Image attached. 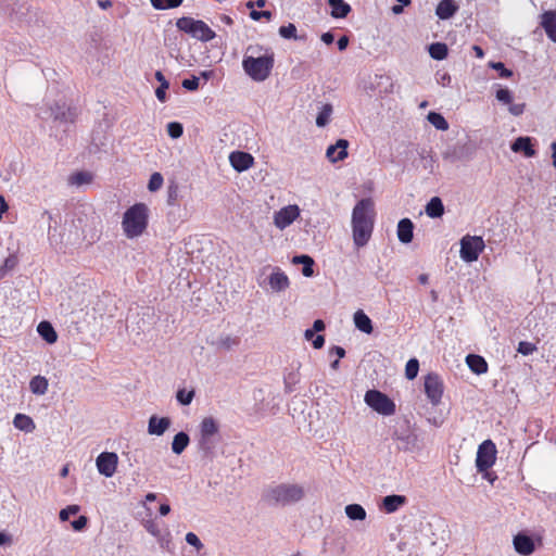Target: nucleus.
I'll return each instance as SVG.
<instances>
[{
  "label": "nucleus",
  "instance_id": "1",
  "mask_svg": "<svg viewBox=\"0 0 556 556\" xmlns=\"http://www.w3.org/2000/svg\"><path fill=\"white\" fill-rule=\"evenodd\" d=\"M375 220L374 201L369 198L356 203L352 212L353 241L357 248H362L369 241Z\"/></svg>",
  "mask_w": 556,
  "mask_h": 556
},
{
  "label": "nucleus",
  "instance_id": "2",
  "mask_svg": "<svg viewBox=\"0 0 556 556\" xmlns=\"http://www.w3.org/2000/svg\"><path fill=\"white\" fill-rule=\"evenodd\" d=\"M242 61V67L247 75L255 81H264L270 75L274 67V52L269 48L255 45L247 48Z\"/></svg>",
  "mask_w": 556,
  "mask_h": 556
},
{
  "label": "nucleus",
  "instance_id": "3",
  "mask_svg": "<svg viewBox=\"0 0 556 556\" xmlns=\"http://www.w3.org/2000/svg\"><path fill=\"white\" fill-rule=\"evenodd\" d=\"M304 489L296 483H280L267 486L262 494V500L270 506H287L301 501Z\"/></svg>",
  "mask_w": 556,
  "mask_h": 556
},
{
  "label": "nucleus",
  "instance_id": "4",
  "mask_svg": "<svg viewBox=\"0 0 556 556\" xmlns=\"http://www.w3.org/2000/svg\"><path fill=\"white\" fill-rule=\"evenodd\" d=\"M123 229L127 238L139 237L148 225V207L143 203L130 206L123 216Z\"/></svg>",
  "mask_w": 556,
  "mask_h": 556
},
{
  "label": "nucleus",
  "instance_id": "5",
  "mask_svg": "<svg viewBox=\"0 0 556 556\" xmlns=\"http://www.w3.org/2000/svg\"><path fill=\"white\" fill-rule=\"evenodd\" d=\"M176 27L202 42L211 41L216 34L203 21L182 16L176 21Z\"/></svg>",
  "mask_w": 556,
  "mask_h": 556
},
{
  "label": "nucleus",
  "instance_id": "6",
  "mask_svg": "<svg viewBox=\"0 0 556 556\" xmlns=\"http://www.w3.org/2000/svg\"><path fill=\"white\" fill-rule=\"evenodd\" d=\"M392 439L397 442V448L404 452H415L420 450L418 434L405 419L395 425Z\"/></svg>",
  "mask_w": 556,
  "mask_h": 556
},
{
  "label": "nucleus",
  "instance_id": "7",
  "mask_svg": "<svg viewBox=\"0 0 556 556\" xmlns=\"http://www.w3.org/2000/svg\"><path fill=\"white\" fill-rule=\"evenodd\" d=\"M365 403L383 416L393 415L395 404L382 392L378 390H368L364 397Z\"/></svg>",
  "mask_w": 556,
  "mask_h": 556
},
{
  "label": "nucleus",
  "instance_id": "8",
  "mask_svg": "<svg viewBox=\"0 0 556 556\" xmlns=\"http://www.w3.org/2000/svg\"><path fill=\"white\" fill-rule=\"evenodd\" d=\"M267 269H270L271 273L263 281L258 280L260 287L266 288L268 286V289L273 292H282L289 288L290 280L279 267L266 266L262 269V274Z\"/></svg>",
  "mask_w": 556,
  "mask_h": 556
},
{
  "label": "nucleus",
  "instance_id": "9",
  "mask_svg": "<svg viewBox=\"0 0 556 556\" xmlns=\"http://www.w3.org/2000/svg\"><path fill=\"white\" fill-rule=\"evenodd\" d=\"M496 459V447L491 440L482 442L477 451L476 467L478 472H483L491 468Z\"/></svg>",
  "mask_w": 556,
  "mask_h": 556
},
{
  "label": "nucleus",
  "instance_id": "10",
  "mask_svg": "<svg viewBox=\"0 0 556 556\" xmlns=\"http://www.w3.org/2000/svg\"><path fill=\"white\" fill-rule=\"evenodd\" d=\"M483 249L484 242L481 237L466 236L460 240V257L467 263L477 261Z\"/></svg>",
  "mask_w": 556,
  "mask_h": 556
},
{
  "label": "nucleus",
  "instance_id": "11",
  "mask_svg": "<svg viewBox=\"0 0 556 556\" xmlns=\"http://www.w3.org/2000/svg\"><path fill=\"white\" fill-rule=\"evenodd\" d=\"M425 393L432 405L441 402L443 394V381L438 374L430 372L425 377Z\"/></svg>",
  "mask_w": 556,
  "mask_h": 556
},
{
  "label": "nucleus",
  "instance_id": "12",
  "mask_svg": "<svg viewBox=\"0 0 556 556\" xmlns=\"http://www.w3.org/2000/svg\"><path fill=\"white\" fill-rule=\"evenodd\" d=\"M118 464V456L113 452H102L96 459L98 471L106 478L113 477Z\"/></svg>",
  "mask_w": 556,
  "mask_h": 556
},
{
  "label": "nucleus",
  "instance_id": "13",
  "mask_svg": "<svg viewBox=\"0 0 556 556\" xmlns=\"http://www.w3.org/2000/svg\"><path fill=\"white\" fill-rule=\"evenodd\" d=\"M300 216L298 205H288L275 213L274 224L280 230L290 226Z\"/></svg>",
  "mask_w": 556,
  "mask_h": 556
},
{
  "label": "nucleus",
  "instance_id": "14",
  "mask_svg": "<svg viewBox=\"0 0 556 556\" xmlns=\"http://www.w3.org/2000/svg\"><path fill=\"white\" fill-rule=\"evenodd\" d=\"M229 162L237 172L241 173L253 165L254 159L250 153L235 151L230 153Z\"/></svg>",
  "mask_w": 556,
  "mask_h": 556
},
{
  "label": "nucleus",
  "instance_id": "15",
  "mask_svg": "<svg viewBox=\"0 0 556 556\" xmlns=\"http://www.w3.org/2000/svg\"><path fill=\"white\" fill-rule=\"evenodd\" d=\"M349 141L339 139L334 144L327 148L326 156L331 163L343 161L348 156Z\"/></svg>",
  "mask_w": 556,
  "mask_h": 556
},
{
  "label": "nucleus",
  "instance_id": "16",
  "mask_svg": "<svg viewBox=\"0 0 556 556\" xmlns=\"http://www.w3.org/2000/svg\"><path fill=\"white\" fill-rule=\"evenodd\" d=\"M170 425V418L152 415L148 421V433L151 435L161 437L167 431Z\"/></svg>",
  "mask_w": 556,
  "mask_h": 556
},
{
  "label": "nucleus",
  "instance_id": "17",
  "mask_svg": "<svg viewBox=\"0 0 556 556\" xmlns=\"http://www.w3.org/2000/svg\"><path fill=\"white\" fill-rule=\"evenodd\" d=\"M541 26L545 30L547 37L556 42V11H545L541 15Z\"/></svg>",
  "mask_w": 556,
  "mask_h": 556
},
{
  "label": "nucleus",
  "instance_id": "18",
  "mask_svg": "<svg viewBox=\"0 0 556 556\" xmlns=\"http://www.w3.org/2000/svg\"><path fill=\"white\" fill-rule=\"evenodd\" d=\"M514 547L517 553L523 556H529L534 552V542L533 540L526 534H517L514 538Z\"/></svg>",
  "mask_w": 556,
  "mask_h": 556
},
{
  "label": "nucleus",
  "instance_id": "19",
  "mask_svg": "<svg viewBox=\"0 0 556 556\" xmlns=\"http://www.w3.org/2000/svg\"><path fill=\"white\" fill-rule=\"evenodd\" d=\"M510 149L516 153L522 152L527 157L535 155V150L533 149L532 139L530 137H518L511 143Z\"/></svg>",
  "mask_w": 556,
  "mask_h": 556
},
{
  "label": "nucleus",
  "instance_id": "20",
  "mask_svg": "<svg viewBox=\"0 0 556 556\" xmlns=\"http://www.w3.org/2000/svg\"><path fill=\"white\" fill-rule=\"evenodd\" d=\"M414 237V224L409 218H403L397 224V238L402 243L412 242Z\"/></svg>",
  "mask_w": 556,
  "mask_h": 556
},
{
  "label": "nucleus",
  "instance_id": "21",
  "mask_svg": "<svg viewBox=\"0 0 556 556\" xmlns=\"http://www.w3.org/2000/svg\"><path fill=\"white\" fill-rule=\"evenodd\" d=\"M458 10L454 0H441L435 9V14L440 20L451 18Z\"/></svg>",
  "mask_w": 556,
  "mask_h": 556
},
{
  "label": "nucleus",
  "instance_id": "22",
  "mask_svg": "<svg viewBox=\"0 0 556 556\" xmlns=\"http://www.w3.org/2000/svg\"><path fill=\"white\" fill-rule=\"evenodd\" d=\"M406 503V497L404 495H387L382 500V508L388 513L396 511L401 506Z\"/></svg>",
  "mask_w": 556,
  "mask_h": 556
},
{
  "label": "nucleus",
  "instance_id": "23",
  "mask_svg": "<svg viewBox=\"0 0 556 556\" xmlns=\"http://www.w3.org/2000/svg\"><path fill=\"white\" fill-rule=\"evenodd\" d=\"M331 8L330 15L333 18H344L351 12V5L343 0H328Z\"/></svg>",
  "mask_w": 556,
  "mask_h": 556
},
{
  "label": "nucleus",
  "instance_id": "24",
  "mask_svg": "<svg viewBox=\"0 0 556 556\" xmlns=\"http://www.w3.org/2000/svg\"><path fill=\"white\" fill-rule=\"evenodd\" d=\"M468 367L477 375H481L488 371V363L485 359L476 354H469L466 357Z\"/></svg>",
  "mask_w": 556,
  "mask_h": 556
},
{
  "label": "nucleus",
  "instance_id": "25",
  "mask_svg": "<svg viewBox=\"0 0 556 556\" xmlns=\"http://www.w3.org/2000/svg\"><path fill=\"white\" fill-rule=\"evenodd\" d=\"M353 319H354L355 327L359 331L365 332L367 334L372 332V330H374L372 323H371L370 318L362 309H358L357 312H355Z\"/></svg>",
  "mask_w": 556,
  "mask_h": 556
},
{
  "label": "nucleus",
  "instance_id": "26",
  "mask_svg": "<svg viewBox=\"0 0 556 556\" xmlns=\"http://www.w3.org/2000/svg\"><path fill=\"white\" fill-rule=\"evenodd\" d=\"M50 110L51 116L55 121L70 122L74 119V113L64 104L55 103Z\"/></svg>",
  "mask_w": 556,
  "mask_h": 556
},
{
  "label": "nucleus",
  "instance_id": "27",
  "mask_svg": "<svg viewBox=\"0 0 556 556\" xmlns=\"http://www.w3.org/2000/svg\"><path fill=\"white\" fill-rule=\"evenodd\" d=\"M426 214L431 218H439L444 214V205L439 197H433L426 205Z\"/></svg>",
  "mask_w": 556,
  "mask_h": 556
},
{
  "label": "nucleus",
  "instance_id": "28",
  "mask_svg": "<svg viewBox=\"0 0 556 556\" xmlns=\"http://www.w3.org/2000/svg\"><path fill=\"white\" fill-rule=\"evenodd\" d=\"M190 438L188 433L180 431L174 435L172 442V451L176 455H180L189 445Z\"/></svg>",
  "mask_w": 556,
  "mask_h": 556
},
{
  "label": "nucleus",
  "instance_id": "29",
  "mask_svg": "<svg viewBox=\"0 0 556 556\" xmlns=\"http://www.w3.org/2000/svg\"><path fill=\"white\" fill-rule=\"evenodd\" d=\"M13 425L16 429L25 432H33L36 428L33 419L24 414H16L13 419Z\"/></svg>",
  "mask_w": 556,
  "mask_h": 556
},
{
  "label": "nucleus",
  "instance_id": "30",
  "mask_svg": "<svg viewBox=\"0 0 556 556\" xmlns=\"http://www.w3.org/2000/svg\"><path fill=\"white\" fill-rule=\"evenodd\" d=\"M345 515L351 520L363 521L366 519V510L359 504H349L344 508Z\"/></svg>",
  "mask_w": 556,
  "mask_h": 556
},
{
  "label": "nucleus",
  "instance_id": "31",
  "mask_svg": "<svg viewBox=\"0 0 556 556\" xmlns=\"http://www.w3.org/2000/svg\"><path fill=\"white\" fill-rule=\"evenodd\" d=\"M218 432V424L213 417H205L200 424V433L206 437H215Z\"/></svg>",
  "mask_w": 556,
  "mask_h": 556
},
{
  "label": "nucleus",
  "instance_id": "32",
  "mask_svg": "<svg viewBox=\"0 0 556 556\" xmlns=\"http://www.w3.org/2000/svg\"><path fill=\"white\" fill-rule=\"evenodd\" d=\"M466 146L465 144H455L448 148L443 153V159L447 160L452 163L462 160L465 156Z\"/></svg>",
  "mask_w": 556,
  "mask_h": 556
},
{
  "label": "nucleus",
  "instance_id": "33",
  "mask_svg": "<svg viewBox=\"0 0 556 556\" xmlns=\"http://www.w3.org/2000/svg\"><path fill=\"white\" fill-rule=\"evenodd\" d=\"M39 334L46 340L48 343H54L58 339V334L50 323L41 321L37 328Z\"/></svg>",
  "mask_w": 556,
  "mask_h": 556
},
{
  "label": "nucleus",
  "instance_id": "34",
  "mask_svg": "<svg viewBox=\"0 0 556 556\" xmlns=\"http://www.w3.org/2000/svg\"><path fill=\"white\" fill-rule=\"evenodd\" d=\"M429 54L432 59L442 61L448 54L447 46L443 42H433L428 48Z\"/></svg>",
  "mask_w": 556,
  "mask_h": 556
},
{
  "label": "nucleus",
  "instance_id": "35",
  "mask_svg": "<svg viewBox=\"0 0 556 556\" xmlns=\"http://www.w3.org/2000/svg\"><path fill=\"white\" fill-rule=\"evenodd\" d=\"M29 389L34 394L42 395L48 390V380L42 376H35L29 382Z\"/></svg>",
  "mask_w": 556,
  "mask_h": 556
},
{
  "label": "nucleus",
  "instance_id": "36",
  "mask_svg": "<svg viewBox=\"0 0 556 556\" xmlns=\"http://www.w3.org/2000/svg\"><path fill=\"white\" fill-rule=\"evenodd\" d=\"M155 79L160 83V86L155 90V97L159 101L165 102L166 100V90L169 87V83L163 75L161 71L155 72Z\"/></svg>",
  "mask_w": 556,
  "mask_h": 556
},
{
  "label": "nucleus",
  "instance_id": "37",
  "mask_svg": "<svg viewBox=\"0 0 556 556\" xmlns=\"http://www.w3.org/2000/svg\"><path fill=\"white\" fill-rule=\"evenodd\" d=\"M216 445L215 437H206L205 434L199 435L198 446L201 452L208 455L213 452Z\"/></svg>",
  "mask_w": 556,
  "mask_h": 556
},
{
  "label": "nucleus",
  "instance_id": "38",
  "mask_svg": "<svg viewBox=\"0 0 556 556\" xmlns=\"http://www.w3.org/2000/svg\"><path fill=\"white\" fill-rule=\"evenodd\" d=\"M240 343V340L239 338L237 337H232V336H229V334H223L220 337H218L217 341H216V346L218 349H223V350H231L236 346H238Z\"/></svg>",
  "mask_w": 556,
  "mask_h": 556
},
{
  "label": "nucleus",
  "instance_id": "39",
  "mask_svg": "<svg viewBox=\"0 0 556 556\" xmlns=\"http://www.w3.org/2000/svg\"><path fill=\"white\" fill-rule=\"evenodd\" d=\"M428 122L435 127L438 130H447L448 129V123L444 118V116L437 112H430L427 115Z\"/></svg>",
  "mask_w": 556,
  "mask_h": 556
},
{
  "label": "nucleus",
  "instance_id": "40",
  "mask_svg": "<svg viewBox=\"0 0 556 556\" xmlns=\"http://www.w3.org/2000/svg\"><path fill=\"white\" fill-rule=\"evenodd\" d=\"M332 114V105L331 104H325L323 105L320 112L318 113L316 117V125L318 127H325L330 119V116Z\"/></svg>",
  "mask_w": 556,
  "mask_h": 556
},
{
  "label": "nucleus",
  "instance_id": "41",
  "mask_svg": "<svg viewBox=\"0 0 556 556\" xmlns=\"http://www.w3.org/2000/svg\"><path fill=\"white\" fill-rule=\"evenodd\" d=\"M156 10L174 9L182 3V0H150Z\"/></svg>",
  "mask_w": 556,
  "mask_h": 556
},
{
  "label": "nucleus",
  "instance_id": "42",
  "mask_svg": "<svg viewBox=\"0 0 556 556\" xmlns=\"http://www.w3.org/2000/svg\"><path fill=\"white\" fill-rule=\"evenodd\" d=\"M419 370V362L417 358H410L405 366V376L408 380L417 377Z\"/></svg>",
  "mask_w": 556,
  "mask_h": 556
},
{
  "label": "nucleus",
  "instance_id": "43",
  "mask_svg": "<svg viewBox=\"0 0 556 556\" xmlns=\"http://www.w3.org/2000/svg\"><path fill=\"white\" fill-rule=\"evenodd\" d=\"M91 175L87 172H78L72 175L68 179L71 185L81 186L84 184H89L91 181Z\"/></svg>",
  "mask_w": 556,
  "mask_h": 556
},
{
  "label": "nucleus",
  "instance_id": "44",
  "mask_svg": "<svg viewBox=\"0 0 556 556\" xmlns=\"http://www.w3.org/2000/svg\"><path fill=\"white\" fill-rule=\"evenodd\" d=\"M194 397V391H187L185 389H180L176 393V399L181 405H189Z\"/></svg>",
  "mask_w": 556,
  "mask_h": 556
},
{
  "label": "nucleus",
  "instance_id": "45",
  "mask_svg": "<svg viewBox=\"0 0 556 556\" xmlns=\"http://www.w3.org/2000/svg\"><path fill=\"white\" fill-rule=\"evenodd\" d=\"M184 127L178 122H170L167 124V134L170 138L177 139L182 136Z\"/></svg>",
  "mask_w": 556,
  "mask_h": 556
},
{
  "label": "nucleus",
  "instance_id": "46",
  "mask_svg": "<svg viewBox=\"0 0 556 556\" xmlns=\"http://www.w3.org/2000/svg\"><path fill=\"white\" fill-rule=\"evenodd\" d=\"M279 35L285 39H296V27L294 24L289 23L279 28Z\"/></svg>",
  "mask_w": 556,
  "mask_h": 556
},
{
  "label": "nucleus",
  "instance_id": "47",
  "mask_svg": "<svg viewBox=\"0 0 556 556\" xmlns=\"http://www.w3.org/2000/svg\"><path fill=\"white\" fill-rule=\"evenodd\" d=\"M163 185V176L160 173H153L149 179L148 189L152 192L157 191Z\"/></svg>",
  "mask_w": 556,
  "mask_h": 556
},
{
  "label": "nucleus",
  "instance_id": "48",
  "mask_svg": "<svg viewBox=\"0 0 556 556\" xmlns=\"http://www.w3.org/2000/svg\"><path fill=\"white\" fill-rule=\"evenodd\" d=\"M495 97L503 104L509 105L513 101V94L507 88L497 89Z\"/></svg>",
  "mask_w": 556,
  "mask_h": 556
},
{
  "label": "nucleus",
  "instance_id": "49",
  "mask_svg": "<svg viewBox=\"0 0 556 556\" xmlns=\"http://www.w3.org/2000/svg\"><path fill=\"white\" fill-rule=\"evenodd\" d=\"M186 542L193 546L198 552H200L204 545L201 542V540L198 538V535L193 532H188L185 538Z\"/></svg>",
  "mask_w": 556,
  "mask_h": 556
},
{
  "label": "nucleus",
  "instance_id": "50",
  "mask_svg": "<svg viewBox=\"0 0 556 556\" xmlns=\"http://www.w3.org/2000/svg\"><path fill=\"white\" fill-rule=\"evenodd\" d=\"M78 505H70L66 508L61 509L59 517L61 521L68 520L71 515H76L79 511Z\"/></svg>",
  "mask_w": 556,
  "mask_h": 556
},
{
  "label": "nucleus",
  "instance_id": "51",
  "mask_svg": "<svg viewBox=\"0 0 556 556\" xmlns=\"http://www.w3.org/2000/svg\"><path fill=\"white\" fill-rule=\"evenodd\" d=\"M490 66L496 71L500 72V76L503 78H508L513 75V72L505 67L504 63L502 62H492L490 63Z\"/></svg>",
  "mask_w": 556,
  "mask_h": 556
},
{
  "label": "nucleus",
  "instance_id": "52",
  "mask_svg": "<svg viewBox=\"0 0 556 556\" xmlns=\"http://www.w3.org/2000/svg\"><path fill=\"white\" fill-rule=\"evenodd\" d=\"M535 350V345L531 342L521 341L518 344L517 351L522 355H530Z\"/></svg>",
  "mask_w": 556,
  "mask_h": 556
},
{
  "label": "nucleus",
  "instance_id": "53",
  "mask_svg": "<svg viewBox=\"0 0 556 556\" xmlns=\"http://www.w3.org/2000/svg\"><path fill=\"white\" fill-rule=\"evenodd\" d=\"M181 85L185 89L194 91L199 88V78L197 76H192L191 78L184 79Z\"/></svg>",
  "mask_w": 556,
  "mask_h": 556
},
{
  "label": "nucleus",
  "instance_id": "54",
  "mask_svg": "<svg viewBox=\"0 0 556 556\" xmlns=\"http://www.w3.org/2000/svg\"><path fill=\"white\" fill-rule=\"evenodd\" d=\"M250 17L253 21H260L261 18L270 20L271 18V12L270 11H256L251 9Z\"/></svg>",
  "mask_w": 556,
  "mask_h": 556
},
{
  "label": "nucleus",
  "instance_id": "55",
  "mask_svg": "<svg viewBox=\"0 0 556 556\" xmlns=\"http://www.w3.org/2000/svg\"><path fill=\"white\" fill-rule=\"evenodd\" d=\"M178 199V188L176 186H172L167 191V203L168 205H175Z\"/></svg>",
  "mask_w": 556,
  "mask_h": 556
},
{
  "label": "nucleus",
  "instance_id": "56",
  "mask_svg": "<svg viewBox=\"0 0 556 556\" xmlns=\"http://www.w3.org/2000/svg\"><path fill=\"white\" fill-rule=\"evenodd\" d=\"M88 519L86 516H79L76 520L72 522V527L75 531H81L86 528Z\"/></svg>",
  "mask_w": 556,
  "mask_h": 556
},
{
  "label": "nucleus",
  "instance_id": "57",
  "mask_svg": "<svg viewBox=\"0 0 556 556\" xmlns=\"http://www.w3.org/2000/svg\"><path fill=\"white\" fill-rule=\"evenodd\" d=\"M525 103H518V104H509V108H508V111L511 115L514 116H519L523 113L525 111Z\"/></svg>",
  "mask_w": 556,
  "mask_h": 556
},
{
  "label": "nucleus",
  "instance_id": "58",
  "mask_svg": "<svg viewBox=\"0 0 556 556\" xmlns=\"http://www.w3.org/2000/svg\"><path fill=\"white\" fill-rule=\"evenodd\" d=\"M309 262H312V257L309 255H306V254L295 255L292 258V263L293 264L305 265L306 263H309Z\"/></svg>",
  "mask_w": 556,
  "mask_h": 556
},
{
  "label": "nucleus",
  "instance_id": "59",
  "mask_svg": "<svg viewBox=\"0 0 556 556\" xmlns=\"http://www.w3.org/2000/svg\"><path fill=\"white\" fill-rule=\"evenodd\" d=\"M313 266H314V260L312 258V262L306 263L305 265H303V268H302L303 276L312 277L314 275Z\"/></svg>",
  "mask_w": 556,
  "mask_h": 556
},
{
  "label": "nucleus",
  "instance_id": "60",
  "mask_svg": "<svg viewBox=\"0 0 556 556\" xmlns=\"http://www.w3.org/2000/svg\"><path fill=\"white\" fill-rule=\"evenodd\" d=\"M146 529L153 536H159L160 535L159 527L153 521H148L146 523Z\"/></svg>",
  "mask_w": 556,
  "mask_h": 556
},
{
  "label": "nucleus",
  "instance_id": "61",
  "mask_svg": "<svg viewBox=\"0 0 556 556\" xmlns=\"http://www.w3.org/2000/svg\"><path fill=\"white\" fill-rule=\"evenodd\" d=\"M329 353L336 354L338 356V359L345 356V350L338 345H334L333 348H331Z\"/></svg>",
  "mask_w": 556,
  "mask_h": 556
},
{
  "label": "nucleus",
  "instance_id": "62",
  "mask_svg": "<svg viewBox=\"0 0 556 556\" xmlns=\"http://www.w3.org/2000/svg\"><path fill=\"white\" fill-rule=\"evenodd\" d=\"M325 344V338L321 334L316 336L313 339V346L314 349H321Z\"/></svg>",
  "mask_w": 556,
  "mask_h": 556
},
{
  "label": "nucleus",
  "instance_id": "63",
  "mask_svg": "<svg viewBox=\"0 0 556 556\" xmlns=\"http://www.w3.org/2000/svg\"><path fill=\"white\" fill-rule=\"evenodd\" d=\"M337 45H338V49L340 51H343L346 49L348 45H349V38L346 36H342L341 38H339V40L337 41Z\"/></svg>",
  "mask_w": 556,
  "mask_h": 556
},
{
  "label": "nucleus",
  "instance_id": "64",
  "mask_svg": "<svg viewBox=\"0 0 556 556\" xmlns=\"http://www.w3.org/2000/svg\"><path fill=\"white\" fill-rule=\"evenodd\" d=\"M321 40L326 43V45H331L334 40V36L332 33L330 31H327V33H324L321 35Z\"/></svg>",
  "mask_w": 556,
  "mask_h": 556
}]
</instances>
